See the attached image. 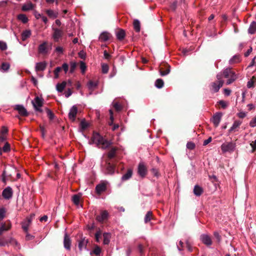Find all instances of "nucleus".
Returning a JSON list of instances; mask_svg holds the SVG:
<instances>
[{"mask_svg": "<svg viewBox=\"0 0 256 256\" xmlns=\"http://www.w3.org/2000/svg\"><path fill=\"white\" fill-rule=\"evenodd\" d=\"M104 172L108 174H112L114 172V166L110 162H106Z\"/></svg>", "mask_w": 256, "mask_h": 256, "instance_id": "obj_16", "label": "nucleus"}, {"mask_svg": "<svg viewBox=\"0 0 256 256\" xmlns=\"http://www.w3.org/2000/svg\"><path fill=\"white\" fill-rule=\"evenodd\" d=\"M80 125L82 130L86 129L88 126V124L84 120L80 122Z\"/></svg>", "mask_w": 256, "mask_h": 256, "instance_id": "obj_57", "label": "nucleus"}, {"mask_svg": "<svg viewBox=\"0 0 256 256\" xmlns=\"http://www.w3.org/2000/svg\"><path fill=\"white\" fill-rule=\"evenodd\" d=\"M218 102L223 108H225L228 106V102L224 100H220Z\"/></svg>", "mask_w": 256, "mask_h": 256, "instance_id": "obj_59", "label": "nucleus"}, {"mask_svg": "<svg viewBox=\"0 0 256 256\" xmlns=\"http://www.w3.org/2000/svg\"><path fill=\"white\" fill-rule=\"evenodd\" d=\"M132 170H128L126 174H125L124 175L122 176V180H126L130 178L132 176Z\"/></svg>", "mask_w": 256, "mask_h": 256, "instance_id": "obj_30", "label": "nucleus"}, {"mask_svg": "<svg viewBox=\"0 0 256 256\" xmlns=\"http://www.w3.org/2000/svg\"><path fill=\"white\" fill-rule=\"evenodd\" d=\"M240 122H238L236 121L233 124L232 126L229 130V133L234 132L238 130Z\"/></svg>", "mask_w": 256, "mask_h": 256, "instance_id": "obj_22", "label": "nucleus"}, {"mask_svg": "<svg viewBox=\"0 0 256 256\" xmlns=\"http://www.w3.org/2000/svg\"><path fill=\"white\" fill-rule=\"evenodd\" d=\"M195 144L191 142H189L186 144V148L190 150H194L195 148Z\"/></svg>", "mask_w": 256, "mask_h": 256, "instance_id": "obj_49", "label": "nucleus"}, {"mask_svg": "<svg viewBox=\"0 0 256 256\" xmlns=\"http://www.w3.org/2000/svg\"><path fill=\"white\" fill-rule=\"evenodd\" d=\"M13 192L10 186L5 188L2 192V196L6 200H9L12 196Z\"/></svg>", "mask_w": 256, "mask_h": 256, "instance_id": "obj_7", "label": "nucleus"}, {"mask_svg": "<svg viewBox=\"0 0 256 256\" xmlns=\"http://www.w3.org/2000/svg\"><path fill=\"white\" fill-rule=\"evenodd\" d=\"M6 210L4 208H0V220H3L5 216Z\"/></svg>", "mask_w": 256, "mask_h": 256, "instance_id": "obj_55", "label": "nucleus"}, {"mask_svg": "<svg viewBox=\"0 0 256 256\" xmlns=\"http://www.w3.org/2000/svg\"><path fill=\"white\" fill-rule=\"evenodd\" d=\"M250 145L252 148V152H253L256 150V140L254 142H252Z\"/></svg>", "mask_w": 256, "mask_h": 256, "instance_id": "obj_62", "label": "nucleus"}, {"mask_svg": "<svg viewBox=\"0 0 256 256\" xmlns=\"http://www.w3.org/2000/svg\"><path fill=\"white\" fill-rule=\"evenodd\" d=\"M108 212L106 210H102L100 212V214L96 216V219L98 222H102L104 220H106L108 218Z\"/></svg>", "mask_w": 256, "mask_h": 256, "instance_id": "obj_14", "label": "nucleus"}, {"mask_svg": "<svg viewBox=\"0 0 256 256\" xmlns=\"http://www.w3.org/2000/svg\"><path fill=\"white\" fill-rule=\"evenodd\" d=\"M31 222V220L30 218H27L24 221L22 222V228L26 232H27L28 229V226Z\"/></svg>", "mask_w": 256, "mask_h": 256, "instance_id": "obj_25", "label": "nucleus"}, {"mask_svg": "<svg viewBox=\"0 0 256 256\" xmlns=\"http://www.w3.org/2000/svg\"><path fill=\"white\" fill-rule=\"evenodd\" d=\"M78 112V108L76 106H73L70 109L68 113V118L74 121Z\"/></svg>", "mask_w": 256, "mask_h": 256, "instance_id": "obj_13", "label": "nucleus"}, {"mask_svg": "<svg viewBox=\"0 0 256 256\" xmlns=\"http://www.w3.org/2000/svg\"><path fill=\"white\" fill-rule=\"evenodd\" d=\"M61 68L62 70H64L65 74L67 73L68 70V65L66 63H64Z\"/></svg>", "mask_w": 256, "mask_h": 256, "instance_id": "obj_58", "label": "nucleus"}, {"mask_svg": "<svg viewBox=\"0 0 256 256\" xmlns=\"http://www.w3.org/2000/svg\"><path fill=\"white\" fill-rule=\"evenodd\" d=\"M9 244L8 238L4 237L0 238V246H5Z\"/></svg>", "mask_w": 256, "mask_h": 256, "instance_id": "obj_35", "label": "nucleus"}, {"mask_svg": "<svg viewBox=\"0 0 256 256\" xmlns=\"http://www.w3.org/2000/svg\"><path fill=\"white\" fill-rule=\"evenodd\" d=\"M110 34L107 32H103L100 34L99 39L101 41L106 42L110 38Z\"/></svg>", "mask_w": 256, "mask_h": 256, "instance_id": "obj_21", "label": "nucleus"}, {"mask_svg": "<svg viewBox=\"0 0 256 256\" xmlns=\"http://www.w3.org/2000/svg\"><path fill=\"white\" fill-rule=\"evenodd\" d=\"M184 246V242L182 240H180L178 244H177V248L178 250L180 252L182 251L183 250Z\"/></svg>", "mask_w": 256, "mask_h": 256, "instance_id": "obj_51", "label": "nucleus"}, {"mask_svg": "<svg viewBox=\"0 0 256 256\" xmlns=\"http://www.w3.org/2000/svg\"><path fill=\"white\" fill-rule=\"evenodd\" d=\"M117 150V148L116 147H112L110 149L109 152H108V156L109 158L111 159L114 158L116 154V152Z\"/></svg>", "mask_w": 256, "mask_h": 256, "instance_id": "obj_28", "label": "nucleus"}, {"mask_svg": "<svg viewBox=\"0 0 256 256\" xmlns=\"http://www.w3.org/2000/svg\"><path fill=\"white\" fill-rule=\"evenodd\" d=\"M39 53L46 54L48 53V43L46 42H44L42 44H40L38 48Z\"/></svg>", "mask_w": 256, "mask_h": 256, "instance_id": "obj_12", "label": "nucleus"}, {"mask_svg": "<svg viewBox=\"0 0 256 256\" xmlns=\"http://www.w3.org/2000/svg\"><path fill=\"white\" fill-rule=\"evenodd\" d=\"M108 234L104 233V244H108L109 243V242H110V240L108 238Z\"/></svg>", "mask_w": 256, "mask_h": 256, "instance_id": "obj_60", "label": "nucleus"}, {"mask_svg": "<svg viewBox=\"0 0 256 256\" xmlns=\"http://www.w3.org/2000/svg\"><path fill=\"white\" fill-rule=\"evenodd\" d=\"M97 86H98L97 82H94L90 80L88 83V86L90 90L93 89L94 88L96 87Z\"/></svg>", "mask_w": 256, "mask_h": 256, "instance_id": "obj_41", "label": "nucleus"}, {"mask_svg": "<svg viewBox=\"0 0 256 256\" xmlns=\"http://www.w3.org/2000/svg\"><path fill=\"white\" fill-rule=\"evenodd\" d=\"M256 83V77L253 76L252 78L248 82L247 86L248 88H252L254 86V84Z\"/></svg>", "mask_w": 256, "mask_h": 256, "instance_id": "obj_36", "label": "nucleus"}, {"mask_svg": "<svg viewBox=\"0 0 256 256\" xmlns=\"http://www.w3.org/2000/svg\"><path fill=\"white\" fill-rule=\"evenodd\" d=\"M12 227V224L10 222H8V224L6 222H2L0 226V236L4 232L7 231L10 229Z\"/></svg>", "mask_w": 256, "mask_h": 256, "instance_id": "obj_17", "label": "nucleus"}, {"mask_svg": "<svg viewBox=\"0 0 256 256\" xmlns=\"http://www.w3.org/2000/svg\"><path fill=\"white\" fill-rule=\"evenodd\" d=\"M32 105L36 111L42 112L41 107L43 104V100L37 96L34 100L32 101Z\"/></svg>", "mask_w": 256, "mask_h": 256, "instance_id": "obj_4", "label": "nucleus"}, {"mask_svg": "<svg viewBox=\"0 0 256 256\" xmlns=\"http://www.w3.org/2000/svg\"><path fill=\"white\" fill-rule=\"evenodd\" d=\"M116 36L118 40H122L125 36V32L124 30H120L116 32Z\"/></svg>", "mask_w": 256, "mask_h": 256, "instance_id": "obj_34", "label": "nucleus"}, {"mask_svg": "<svg viewBox=\"0 0 256 256\" xmlns=\"http://www.w3.org/2000/svg\"><path fill=\"white\" fill-rule=\"evenodd\" d=\"M14 109L18 110L19 114L22 116H27L28 115L27 110L22 105H16Z\"/></svg>", "mask_w": 256, "mask_h": 256, "instance_id": "obj_15", "label": "nucleus"}, {"mask_svg": "<svg viewBox=\"0 0 256 256\" xmlns=\"http://www.w3.org/2000/svg\"><path fill=\"white\" fill-rule=\"evenodd\" d=\"M223 77L227 79V84H230L236 79V75L234 74V72L230 68H226L224 70L222 74H217L218 82L211 84L210 88L211 90L214 92H218L219 90L224 84V81L222 80Z\"/></svg>", "mask_w": 256, "mask_h": 256, "instance_id": "obj_1", "label": "nucleus"}, {"mask_svg": "<svg viewBox=\"0 0 256 256\" xmlns=\"http://www.w3.org/2000/svg\"><path fill=\"white\" fill-rule=\"evenodd\" d=\"M88 243V240L85 238L81 240L78 243L79 250L82 251L83 250L86 249L87 244Z\"/></svg>", "mask_w": 256, "mask_h": 256, "instance_id": "obj_19", "label": "nucleus"}, {"mask_svg": "<svg viewBox=\"0 0 256 256\" xmlns=\"http://www.w3.org/2000/svg\"><path fill=\"white\" fill-rule=\"evenodd\" d=\"M114 107L115 108V110L117 111H120L122 108V106L118 102L114 103Z\"/></svg>", "mask_w": 256, "mask_h": 256, "instance_id": "obj_53", "label": "nucleus"}, {"mask_svg": "<svg viewBox=\"0 0 256 256\" xmlns=\"http://www.w3.org/2000/svg\"><path fill=\"white\" fill-rule=\"evenodd\" d=\"M200 240L206 246H210L212 244V238L210 236L206 234H202L200 236Z\"/></svg>", "mask_w": 256, "mask_h": 256, "instance_id": "obj_8", "label": "nucleus"}, {"mask_svg": "<svg viewBox=\"0 0 256 256\" xmlns=\"http://www.w3.org/2000/svg\"><path fill=\"white\" fill-rule=\"evenodd\" d=\"M31 35V31L30 30H25L22 34V40H26Z\"/></svg>", "mask_w": 256, "mask_h": 256, "instance_id": "obj_29", "label": "nucleus"}, {"mask_svg": "<svg viewBox=\"0 0 256 256\" xmlns=\"http://www.w3.org/2000/svg\"><path fill=\"white\" fill-rule=\"evenodd\" d=\"M47 114L50 119L52 120L54 118V115L51 110H48Z\"/></svg>", "mask_w": 256, "mask_h": 256, "instance_id": "obj_63", "label": "nucleus"}, {"mask_svg": "<svg viewBox=\"0 0 256 256\" xmlns=\"http://www.w3.org/2000/svg\"><path fill=\"white\" fill-rule=\"evenodd\" d=\"M46 12L50 18L54 19L58 17V12L52 10L48 9L46 10Z\"/></svg>", "mask_w": 256, "mask_h": 256, "instance_id": "obj_20", "label": "nucleus"}, {"mask_svg": "<svg viewBox=\"0 0 256 256\" xmlns=\"http://www.w3.org/2000/svg\"><path fill=\"white\" fill-rule=\"evenodd\" d=\"M222 116V112H216L212 116V122L216 127H217L219 125Z\"/></svg>", "mask_w": 256, "mask_h": 256, "instance_id": "obj_10", "label": "nucleus"}, {"mask_svg": "<svg viewBox=\"0 0 256 256\" xmlns=\"http://www.w3.org/2000/svg\"><path fill=\"white\" fill-rule=\"evenodd\" d=\"M164 81L162 79L158 78L155 82V86L158 88H162L164 86Z\"/></svg>", "mask_w": 256, "mask_h": 256, "instance_id": "obj_39", "label": "nucleus"}, {"mask_svg": "<svg viewBox=\"0 0 256 256\" xmlns=\"http://www.w3.org/2000/svg\"><path fill=\"white\" fill-rule=\"evenodd\" d=\"M152 213L151 211L148 212L144 217V222L148 223V222H149L152 219Z\"/></svg>", "mask_w": 256, "mask_h": 256, "instance_id": "obj_38", "label": "nucleus"}, {"mask_svg": "<svg viewBox=\"0 0 256 256\" xmlns=\"http://www.w3.org/2000/svg\"><path fill=\"white\" fill-rule=\"evenodd\" d=\"M239 60V56L235 55L232 58L230 59L229 62L230 64H234Z\"/></svg>", "mask_w": 256, "mask_h": 256, "instance_id": "obj_43", "label": "nucleus"}, {"mask_svg": "<svg viewBox=\"0 0 256 256\" xmlns=\"http://www.w3.org/2000/svg\"><path fill=\"white\" fill-rule=\"evenodd\" d=\"M71 240L69 236L66 233L64 234V248L68 250H70L71 248Z\"/></svg>", "mask_w": 256, "mask_h": 256, "instance_id": "obj_11", "label": "nucleus"}, {"mask_svg": "<svg viewBox=\"0 0 256 256\" xmlns=\"http://www.w3.org/2000/svg\"><path fill=\"white\" fill-rule=\"evenodd\" d=\"M93 252L96 256H100L101 252V249L100 247L96 246L94 248Z\"/></svg>", "mask_w": 256, "mask_h": 256, "instance_id": "obj_54", "label": "nucleus"}, {"mask_svg": "<svg viewBox=\"0 0 256 256\" xmlns=\"http://www.w3.org/2000/svg\"><path fill=\"white\" fill-rule=\"evenodd\" d=\"M80 68L82 74H84L86 69V64L82 61L80 62Z\"/></svg>", "mask_w": 256, "mask_h": 256, "instance_id": "obj_45", "label": "nucleus"}, {"mask_svg": "<svg viewBox=\"0 0 256 256\" xmlns=\"http://www.w3.org/2000/svg\"><path fill=\"white\" fill-rule=\"evenodd\" d=\"M80 196H78V194H74L72 196V200L75 204L78 206L80 204Z\"/></svg>", "mask_w": 256, "mask_h": 256, "instance_id": "obj_40", "label": "nucleus"}, {"mask_svg": "<svg viewBox=\"0 0 256 256\" xmlns=\"http://www.w3.org/2000/svg\"><path fill=\"white\" fill-rule=\"evenodd\" d=\"M106 182H102L96 186V191L97 194H101L106 190Z\"/></svg>", "mask_w": 256, "mask_h": 256, "instance_id": "obj_9", "label": "nucleus"}, {"mask_svg": "<svg viewBox=\"0 0 256 256\" xmlns=\"http://www.w3.org/2000/svg\"><path fill=\"white\" fill-rule=\"evenodd\" d=\"M134 28L136 32H139L140 30V22L138 20H134Z\"/></svg>", "mask_w": 256, "mask_h": 256, "instance_id": "obj_32", "label": "nucleus"}, {"mask_svg": "<svg viewBox=\"0 0 256 256\" xmlns=\"http://www.w3.org/2000/svg\"><path fill=\"white\" fill-rule=\"evenodd\" d=\"M10 150V146L8 142H6L2 149V152H8Z\"/></svg>", "mask_w": 256, "mask_h": 256, "instance_id": "obj_48", "label": "nucleus"}, {"mask_svg": "<svg viewBox=\"0 0 256 256\" xmlns=\"http://www.w3.org/2000/svg\"><path fill=\"white\" fill-rule=\"evenodd\" d=\"M34 6L32 2H29L27 4H24L22 6V10L23 11H28L33 8Z\"/></svg>", "mask_w": 256, "mask_h": 256, "instance_id": "obj_31", "label": "nucleus"}, {"mask_svg": "<svg viewBox=\"0 0 256 256\" xmlns=\"http://www.w3.org/2000/svg\"><path fill=\"white\" fill-rule=\"evenodd\" d=\"M76 62H71L70 63V73H73L76 67Z\"/></svg>", "mask_w": 256, "mask_h": 256, "instance_id": "obj_46", "label": "nucleus"}, {"mask_svg": "<svg viewBox=\"0 0 256 256\" xmlns=\"http://www.w3.org/2000/svg\"><path fill=\"white\" fill-rule=\"evenodd\" d=\"M8 132V129L6 127L3 126L2 127L1 132H0V134L6 136V134H7Z\"/></svg>", "mask_w": 256, "mask_h": 256, "instance_id": "obj_56", "label": "nucleus"}, {"mask_svg": "<svg viewBox=\"0 0 256 256\" xmlns=\"http://www.w3.org/2000/svg\"><path fill=\"white\" fill-rule=\"evenodd\" d=\"M102 70L103 74H106L108 72L109 67L107 64H102Z\"/></svg>", "mask_w": 256, "mask_h": 256, "instance_id": "obj_42", "label": "nucleus"}, {"mask_svg": "<svg viewBox=\"0 0 256 256\" xmlns=\"http://www.w3.org/2000/svg\"><path fill=\"white\" fill-rule=\"evenodd\" d=\"M203 192V190L202 187L198 185L194 186V193L196 196H200Z\"/></svg>", "mask_w": 256, "mask_h": 256, "instance_id": "obj_24", "label": "nucleus"}, {"mask_svg": "<svg viewBox=\"0 0 256 256\" xmlns=\"http://www.w3.org/2000/svg\"><path fill=\"white\" fill-rule=\"evenodd\" d=\"M55 52L58 54H62L64 52V48L62 47L58 46L56 48Z\"/></svg>", "mask_w": 256, "mask_h": 256, "instance_id": "obj_50", "label": "nucleus"}, {"mask_svg": "<svg viewBox=\"0 0 256 256\" xmlns=\"http://www.w3.org/2000/svg\"><path fill=\"white\" fill-rule=\"evenodd\" d=\"M170 72V66L168 65L167 68L166 70H162V68H161L160 70V73L161 76H165L168 74Z\"/></svg>", "mask_w": 256, "mask_h": 256, "instance_id": "obj_33", "label": "nucleus"}, {"mask_svg": "<svg viewBox=\"0 0 256 256\" xmlns=\"http://www.w3.org/2000/svg\"><path fill=\"white\" fill-rule=\"evenodd\" d=\"M147 168L145 164L143 162H141L138 164V175L142 178L146 176L147 174Z\"/></svg>", "mask_w": 256, "mask_h": 256, "instance_id": "obj_5", "label": "nucleus"}, {"mask_svg": "<svg viewBox=\"0 0 256 256\" xmlns=\"http://www.w3.org/2000/svg\"><path fill=\"white\" fill-rule=\"evenodd\" d=\"M248 32L249 34H252L256 33V22L253 21L251 22L250 27L248 29Z\"/></svg>", "mask_w": 256, "mask_h": 256, "instance_id": "obj_23", "label": "nucleus"}, {"mask_svg": "<svg viewBox=\"0 0 256 256\" xmlns=\"http://www.w3.org/2000/svg\"><path fill=\"white\" fill-rule=\"evenodd\" d=\"M10 68V64L7 62H3L2 64L1 68L4 71H7Z\"/></svg>", "mask_w": 256, "mask_h": 256, "instance_id": "obj_47", "label": "nucleus"}, {"mask_svg": "<svg viewBox=\"0 0 256 256\" xmlns=\"http://www.w3.org/2000/svg\"><path fill=\"white\" fill-rule=\"evenodd\" d=\"M34 238V236L29 234H27L26 236V240H30Z\"/></svg>", "mask_w": 256, "mask_h": 256, "instance_id": "obj_64", "label": "nucleus"}, {"mask_svg": "<svg viewBox=\"0 0 256 256\" xmlns=\"http://www.w3.org/2000/svg\"><path fill=\"white\" fill-rule=\"evenodd\" d=\"M251 127H255L256 126V117L253 118L250 122Z\"/></svg>", "mask_w": 256, "mask_h": 256, "instance_id": "obj_61", "label": "nucleus"}, {"mask_svg": "<svg viewBox=\"0 0 256 256\" xmlns=\"http://www.w3.org/2000/svg\"><path fill=\"white\" fill-rule=\"evenodd\" d=\"M66 82H62V83H58L56 86V90L58 92H62L66 85Z\"/></svg>", "mask_w": 256, "mask_h": 256, "instance_id": "obj_27", "label": "nucleus"}, {"mask_svg": "<svg viewBox=\"0 0 256 256\" xmlns=\"http://www.w3.org/2000/svg\"><path fill=\"white\" fill-rule=\"evenodd\" d=\"M9 244L15 247L16 248L20 249V244L17 242L16 240L13 238H8Z\"/></svg>", "mask_w": 256, "mask_h": 256, "instance_id": "obj_26", "label": "nucleus"}, {"mask_svg": "<svg viewBox=\"0 0 256 256\" xmlns=\"http://www.w3.org/2000/svg\"><path fill=\"white\" fill-rule=\"evenodd\" d=\"M54 32L52 37L55 42H58L62 36L63 31L62 30L58 28H52Z\"/></svg>", "mask_w": 256, "mask_h": 256, "instance_id": "obj_6", "label": "nucleus"}, {"mask_svg": "<svg viewBox=\"0 0 256 256\" xmlns=\"http://www.w3.org/2000/svg\"><path fill=\"white\" fill-rule=\"evenodd\" d=\"M91 141L90 144H94L98 148L104 150L110 147L112 144L111 140H107L96 132L93 133Z\"/></svg>", "mask_w": 256, "mask_h": 256, "instance_id": "obj_2", "label": "nucleus"}, {"mask_svg": "<svg viewBox=\"0 0 256 256\" xmlns=\"http://www.w3.org/2000/svg\"><path fill=\"white\" fill-rule=\"evenodd\" d=\"M18 18L22 21L24 24H26L28 22V18L24 14H20L18 16Z\"/></svg>", "mask_w": 256, "mask_h": 256, "instance_id": "obj_37", "label": "nucleus"}, {"mask_svg": "<svg viewBox=\"0 0 256 256\" xmlns=\"http://www.w3.org/2000/svg\"><path fill=\"white\" fill-rule=\"evenodd\" d=\"M61 70L62 68L60 66H58L56 68L54 72L55 78H58L59 77V72L61 71Z\"/></svg>", "mask_w": 256, "mask_h": 256, "instance_id": "obj_44", "label": "nucleus"}, {"mask_svg": "<svg viewBox=\"0 0 256 256\" xmlns=\"http://www.w3.org/2000/svg\"><path fill=\"white\" fill-rule=\"evenodd\" d=\"M46 66V63L45 62H38L36 65V70L43 71L45 70Z\"/></svg>", "mask_w": 256, "mask_h": 256, "instance_id": "obj_18", "label": "nucleus"}, {"mask_svg": "<svg viewBox=\"0 0 256 256\" xmlns=\"http://www.w3.org/2000/svg\"><path fill=\"white\" fill-rule=\"evenodd\" d=\"M235 148L236 144L233 142H226L221 146V150L224 153L233 152Z\"/></svg>", "mask_w": 256, "mask_h": 256, "instance_id": "obj_3", "label": "nucleus"}, {"mask_svg": "<svg viewBox=\"0 0 256 256\" xmlns=\"http://www.w3.org/2000/svg\"><path fill=\"white\" fill-rule=\"evenodd\" d=\"M0 49L2 50L7 49V45L5 42L0 41Z\"/></svg>", "mask_w": 256, "mask_h": 256, "instance_id": "obj_52", "label": "nucleus"}]
</instances>
